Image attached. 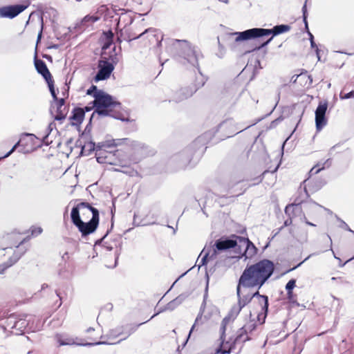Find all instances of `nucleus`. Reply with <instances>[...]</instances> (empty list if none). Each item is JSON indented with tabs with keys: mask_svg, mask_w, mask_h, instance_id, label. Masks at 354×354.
Here are the masks:
<instances>
[{
	"mask_svg": "<svg viewBox=\"0 0 354 354\" xmlns=\"http://www.w3.org/2000/svg\"><path fill=\"white\" fill-rule=\"evenodd\" d=\"M167 51L175 57L183 64H189L196 68L198 74L196 76L194 84L191 87H186L182 90L183 97H178V100H184L191 97L198 89L204 86L206 78L203 75L198 66V55L194 47H192L187 40L169 39L167 41Z\"/></svg>",
	"mask_w": 354,
	"mask_h": 354,
	"instance_id": "nucleus-1",
	"label": "nucleus"
},
{
	"mask_svg": "<svg viewBox=\"0 0 354 354\" xmlns=\"http://www.w3.org/2000/svg\"><path fill=\"white\" fill-rule=\"evenodd\" d=\"M274 271V263L268 259H262L254 264L248 265L241 274L238 283L239 286L244 288H257L259 291Z\"/></svg>",
	"mask_w": 354,
	"mask_h": 354,
	"instance_id": "nucleus-2",
	"label": "nucleus"
},
{
	"mask_svg": "<svg viewBox=\"0 0 354 354\" xmlns=\"http://www.w3.org/2000/svg\"><path fill=\"white\" fill-rule=\"evenodd\" d=\"M71 218L84 237L97 230L100 222V213L89 203L81 202L72 208Z\"/></svg>",
	"mask_w": 354,
	"mask_h": 354,
	"instance_id": "nucleus-3",
	"label": "nucleus"
},
{
	"mask_svg": "<svg viewBox=\"0 0 354 354\" xmlns=\"http://www.w3.org/2000/svg\"><path fill=\"white\" fill-rule=\"evenodd\" d=\"M290 29L291 27L290 25L280 24L274 26L271 29L253 28L242 32H234L231 33L230 36L232 37L236 36V37L234 39V41L236 42H239L272 35V36L269 39H268L266 41L261 44L259 47L255 48L259 50L267 46L272 41L273 37L287 32L290 31Z\"/></svg>",
	"mask_w": 354,
	"mask_h": 354,
	"instance_id": "nucleus-4",
	"label": "nucleus"
},
{
	"mask_svg": "<svg viewBox=\"0 0 354 354\" xmlns=\"http://www.w3.org/2000/svg\"><path fill=\"white\" fill-rule=\"evenodd\" d=\"M93 106L95 107L93 113H95V115L97 114L99 117L111 116L122 121L126 120L124 118H120L118 115L112 114L113 109L121 108V103L115 100L112 95L104 91H99L94 95Z\"/></svg>",
	"mask_w": 354,
	"mask_h": 354,
	"instance_id": "nucleus-5",
	"label": "nucleus"
},
{
	"mask_svg": "<svg viewBox=\"0 0 354 354\" xmlns=\"http://www.w3.org/2000/svg\"><path fill=\"white\" fill-rule=\"evenodd\" d=\"M127 140V138L108 140L104 142L98 143L96 147L95 142H88L84 144V145L82 147L81 154L84 156H89L91 154L93 151L96 150L95 155L97 156L98 155V151H100L103 149L111 148L112 147H117L121 145Z\"/></svg>",
	"mask_w": 354,
	"mask_h": 354,
	"instance_id": "nucleus-6",
	"label": "nucleus"
},
{
	"mask_svg": "<svg viewBox=\"0 0 354 354\" xmlns=\"http://www.w3.org/2000/svg\"><path fill=\"white\" fill-rule=\"evenodd\" d=\"M239 238V236L236 235L222 236L217 239L213 245H211L212 250L216 252V256H217L218 252H223L231 248H234L238 245Z\"/></svg>",
	"mask_w": 354,
	"mask_h": 354,
	"instance_id": "nucleus-7",
	"label": "nucleus"
},
{
	"mask_svg": "<svg viewBox=\"0 0 354 354\" xmlns=\"http://www.w3.org/2000/svg\"><path fill=\"white\" fill-rule=\"evenodd\" d=\"M97 68L98 71L94 77L95 82L109 79L115 68L113 64L109 62L106 58L98 61Z\"/></svg>",
	"mask_w": 354,
	"mask_h": 354,
	"instance_id": "nucleus-8",
	"label": "nucleus"
},
{
	"mask_svg": "<svg viewBox=\"0 0 354 354\" xmlns=\"http://www.w3.org/2000/svg\"><path fill=\"white\" fill-rule=\"evenodd\" d=\"M328 108L326 100L320 102L315 110V125L317 131H320L327 123L326 113Z\"/></svg>",
	"mask_w": 354,
	"mask_h": 354,
	"instance_id": "nucleus-9",
	"label": "nucleus"
},
{
	"mask_svg": "<svg viewBox=\"0 0 354 354\" xmlns=\"http://www.w3.org/2000/svg\"><path fill=\"white\" fill-rule=\"evenodd\" d=\"M145 322L140 323L139 324H128L122 327L117 328L115 329L111 330L109 332V335L111 337H117L121 335H125V336L120 339L118 343L121 341L126 339L128 337H129L131 334L135 333L138 328Z\"/></svg>",
	"mask_w": 354,
	"mask_h": 354,
	"instance_id": "nucleus-10",
	"label": "nucleus"
},
{
	"mask_svg": "<svg viewBox=\"0 0 354 354\" xmlns=\"http://www.w3.org/2000/svg\"><path fill=\"white\" fill-rule=\"evenodd\" d=\"M55 339L59 343V346H66V345H81V346H94V345H100V344H107L106 342H97L94 343H86V344H79L77 343L74 338L69 336L66 333H57L55 336Z\"/></svg>",
	"mask_w": 354,
	"mask_h": 354,
	"instance_id": "nucleus-11",
	"label": "nucleus"
},
{
	"mask_svg": "<svg viewBox=\"0 0 354 354\" xmlns=\"http://www.w3.org/2000/svg\"><path fill=\"white\" fill-rule=\"evenodd\" d=\"M27 8L23 4H17L0 8V16L1 17L12 19L22 12Z\"/></svg>",
	"mask_w": 354,
	"mask_h": 354,
	"instance_id": "nucleus-12",
	"label": "nucleus"
},
{
	"mask_svg": "<svg viewBox=\"0 0 354 354\" xmlns=\"http://www.w3.org/2000/svg\"><path fill=\"white\" fill-rule=\"evenodd\" d=\"M243 129L237 128L232 119H227L222 122L218 126L217 131H222L225 133V136L229 138L241 132Z\"/></svg>",
	"mask_w": 354,
	"mask_h": 354,
	"instance_id": "nucleus-13",
	"label": "nucleus"
},
{
	"mask_svg": "<svg viewBox=\"0 0 354 354\" xmlns=\"http://www.w3.org/2000/svg\"><path fill=\"white\" fill-rule=\"evenodd\" d=\"M238 244L239 247H241L242 245L245 246V249L243 253V256L245 257V259H250L257 253V248L249 240L248 238L239 236Z\"/></svg>",
	"mask_w": 354,
	"mask_h": 354,
	"instance_id": "nucleus-14",
	"label": "nucleus"
},
{
	"mask_svg": "<svg viewBox=\"0 0 354 354\" xmlns=\"http://www.w3.org/2000/svg\"><path fill=\"white\" fill-rule=\"evenodd\" d=\"M255 328L256 324L252 322L243 326L238 331V334L234 339V343L245 342L246 341H248L250 339V337L248 335V331L252 332L255 329Z\"/></svg>",
	"mask_w": 354,
	"mask_h": 354,
	"instance_id": "nucleus-15",
	"label": "nucleus"
},
{
	"mask_svg": "<svg viewBox=\"0 0 354 354\" xmlns=\"http://www.w3.org/2000/svg\"><path fill=\"white\" fill-rule=\"evenodd\" d=\"M241 288H243V286H239V283H238L236 286V295L238 299L237 304L239 306H242V308H243L247 304H248L253 299H254V295H259V291L257 290L253 293L241 295Z\"/></svg>",
	"mask_w": 354,
	"mask_h": 354,
	"instance_id": "nucleus-16",
	"label": "nucleus"
},
{
	"mask_svg": "<svg viewBox=\"0 0 354 354\" xmlns=\"http://www.w3.org/2000/svg\"><path fill=\"white\" fill-rule=\"evenodd\" d=\"M35 68L38 73H39L45 80L48 81L53 79V77L46 64V63L41 59H37L36 57L34 60Z\"/></svg>",
	"mask_w": 354,
	"mask_h": 354,
	"instance_id": "nucleus-17",
	"label": "nucleus"
},
{
	"mask_svg": "<svg viewBox=\"0 0 354 354\" xmlns=\"http://www.w3.org/2000/svg\"><path fill=\"white\" fill-rule=\"evenodd\" d=\"M84 111L82 108L75 107L73 109L69 120L72 126H80L84 120Z\"/></svg>",
	"mask_w": 354,
	"mask_h": 354,
	"instance_id": "nucleus-18",
	"label": "nucleus"
},
{
	"mask_svg": "<svg viewBox=\"0 0 354 354\" xmlns=\"http://www.w3.org/2000/svg\"><path fill=\"white\" fill-rule=\"evenodd\" d=\"M202 254H203V256L201 258V262L198 265L199 268L202 266L206 265L208 259L210 260H213L216 258V252L212 250L211 245H205L202 252H201L200 256Z\"/></svg>",
	"mask_w": 354,
	"mask_h": 354,
	"instance_id": "nucleus-19",
	"label": "nucleus"
},
{
	"mask_svg": "<svg viewBox=\"0 0 354 354\" xmlns=\"http://www.w3.org/2000/svg\"><path fill=\"white\" fill-rule=\"evenodd\" d=\"M332 165V160L328 158L325 161L318 162L309 171L310 176L317 174L322 170L329 168Z\"/></svg>",
	"mask_w": 354,
	"mask_h": 354,
	"instance_id": "nucleus-20",
	"label": "nucleus"
},
{
	"mask_svg": "<svg viewBox=\"0 0 354 354\" xmlns=\"http://www.w3.org/2000/svg\"><path fill=\"white\" fill-rule=\"evenodd\" d=\"M25 251L18 253L15 252L12 257H10L8 261L3 264L0 265V274L3 273V272L15 263H16L19 259L21 257V256L24 254Z\"/></svg>",
	"mask_w": 354,
	"mask_h": 354,
	"instance_id": "nucleus-21",
	"label": "nucleus"
},
{
	"mask_svg": "<svg viewBox=\"0 0 354 354\" xmlns=\"http://www.w3.org/2000/svg\"><path fill=\"white\" fill-rule=\"evenodd\" d=\"M8 325L12 324V328H16L17 330H19L21 332H22L28 325V322L25 319H20L18 320H15V318L13 316L9 317L8 318Z\"/></svg>",
	"mask_w": 354,
	"mask_h": 354,
	"instance_id": "nucleus-22",
	"label": "nucleus"
},
{
	"mask_svg": "<svg viewBox=\"0 0 354 354\" xmlns=\"http://www.w3.org/2000/svg\"><path fill=\"white\" fill-rule=\"evenodd\" d=\"M187 297L188 295L187 293H182L179 295L177 297L169 301L166 305V308H167L170 311L174 310L178 306H180L187 299Z\"/></svg>",
	"mask_w": 354,
	"mask_h": 354,
	"instance_id": "nucleus-23",
	"label": "nucleus"
},
{
	"mask_svg": "<svg viewBox=\"0 0 354 354\" xmlns=\"http://www.w3.org/2000/svg\"><path fill=\"white\" fill-rule=\"evenodd\" d=\"M29 138L30 139H32L35 138V135L32 133H23L21 135L19 140L12 147V149L3 158H8V156H10L16 150V149L18 147H20L21 145H24V141L26 138Z\"/></svg>",
	"mask_w": 354,
	"mask_h": 354,
	"instance_id": "nucleus-24",
	"label": "nucleus"
},
{
	"mask_svg": "<svg viewBox=\"0 0 354 354\" xmlns=\"http://www.w3.org/2000/svg\"><path fill=\"white\" fill-rule=\"evenodd\" d=\"M100 17L99 16L95 15H88L85 16L81 21V25L83 28L88 27L89 26L92 25L95 22L99 21Z\"/></svg>",
	"mask_w": 354,
	"mask_h": 354,
	"instance_id": "nucleus-25",
	"label": "nucleus"
},
{
	"mask_svg": "<svg viewBox=\"0 0 354 354\" xmlns=\"http://www.w3.org/2000/svg\"><path fill=\"white\" fill-rule=\"evenodd\" d=\"M254 299H257L261 310H268L269 302L268 296L260 295L259 292V295H254Z\"/></svg>",
	"mask_w": 354,
	"mask_h": 354,
	"instance_id": "nucleus-26",
	"label": "nucleus"
},
{
	"mask_svg": "<svg viewBox=\"0 0 354 354\" xmlns=\"http://www.w3.org/2000/svg\"><path fill=\"white\" fill-rule=\"evenodd\" d=\"M123 22L124 27L131 24L133 22V18L130 13L129 12H122L118 19V22L117 24V28H119L120 24Z\"/></svg>",
	"mask_w": 354,
	"mask_h": 354,
	"instance_id": "nucleus-27",
	"label": "nucleus"
},
{
	"mask_svg": "<svg viewBox=\"0 0 354 354\" xmlns=\"http://www.w3.org/2000/svg\"><path fill=\"white\" fill-rule=\"evenodd\" d=\"M156 32H157V30L156 29L149 28L146 29L145 31H143L142 33H140L138 35H133L132 37H129V41L139 39L140 37H144L146 35L155 38L156 36Z\"/></svg>",
	"mask_w": 354,
	"mask_h": 354,
	"instance_id": "nucleus-28",
	"label": "nucleus"
},
{
	"mask_svg": "<svg viewBox=\"0 0 354 354\" xmlns=\"http://www.w3.org/2000/svg\"><path fill=\"white\" fill-rule=\"evenodd\" d=\"M304 202V200L300 198L299 197H297L295 198L293 203L288 205L286 207L285 212L287 214H289V212L290 211H293L294 209H298L299 208L300 205Z\"/></svg>",
	"mask_w": 354,
	"mask_h": 354,
	"instance_id": "nucleus-29",
	"label": "nucleus"
},
{
	"mask_svg": "<svg viewBox=\"0 0 354 354\" xmlns=\"http://www.w3.org/2000/svg\"><path fill=\"white\" fill-rule=\"evenodd\" d=\"M242 306H239L238 304L233 306L229 313V318L228 319H235L238 315L240 313L242 310Z\"/></svg>",
	"mask_w": 354,
	"mask_h": 354,
	"instance_id": "nucleus-30",
	"label": "nucleus"
},
{
	"mask_svg": "<svg viewBox=\"0 0 354 354\" xmlns=\"http://www.w3.org/2000/svg\"><path fill=\"white\" fill-rule=\"evenodd\" d=\"M206 295H205L204 296V300H203V304H201V308H200V312L195 320V323L194 324V325L192 326L190 331H189V336L190 335V334L192 333V331L194 330L195 326H196V323L198 322L199 319H201L202 318V315L203 314V312H204V309L205 308V297H206Z\"/></svg>",
	"mask_w": 354,
	"mask_h": 354,
	"instance_id": "nucleus-31",
	"label": "nucleus"
},
{
	"mask_svg": "<svg viewBox=\"0 0 354 354\" xmlns=\"http://www.w3.org/2000/svg\"><path fill=\"white\" fill-rule=\"evenodd\" d=\"M67 110L65 106L60 109H57V114L55 116V120L57 121H62L66 117Z\"/></svg>",
	"mask_w": 354,
	"mask_h": 354,
	"instance_id": "nucleus-32",
	"label": "nucleus"
},
{
	"mask_svg": "<svg viewBox=\"0 0 354 354\" xmlns=\"http://www.w3.org/2000/svg\"><path fill=\"white\" fill-rule=\"evenodd\" d=\"M55 124L54 122H50L47 129H46V131H47V134L46 136H44L42 138V142L43 143H44L46 145H49V142L48 140V136L49 134L50 133V132L53 131V129L55 128Z\"/></svg>",
	"mask_w": 354,
	"mask_h": 354,
	"instance_id": "nucleus-33",
	"label": "nucleus"
},
{
	"mask_svg": "<svg viewBox=\"0 0 354 354\" xmlns=\"http://www.w3.org/2000/svg\"><path fill=\"white\" fill-rule=\"evenodd\" d=\"M46 83L48 84V86L49 88V91L50 92V94H51L53 100H57L58 97L57 96V93H56L55 90L53 80L51 79L50 80L46 81Z\"/></svg>",
	"mask_w": 354,
	"mask_h": 354,
	"instance_id": "nucleus-34",
	"label": "nucleus"
},
{
	"mask_svg": "<svg viewBox=\"0 0 354 354\" xmlns=\"http://www.w3.org/2000/svg\"><path fill=\"white\" fill-rule=\"evenodd\" d=\"M296 286V280L294 279H290L286 285V290L287 295H292V290Z\"/></svg>",
	"mask_w": 354,
	"mask_h": 354,
	"instance_id": "nucleus-35",
	"label": "nucleus"
},
{
	"mask_svg": "<svg viewBox=\"0 0 354 354\" xmlns=\"http://www.w3.org/2000/svg\"><path fill=\"white\" fill-rule=\"evenodd\" d=\"M227 320H228V317H225L223 319L222 323H221V342H223V343H224V340H225V326H226V322H227Z\"/></svg>",
	"mask_w": 354,
	"mask_h": 354,
	"instance_id": "nucleus-36",
	"label": "nucleus"
},
{
	"mask_svg": "<svg viewBox=\"0 0 354 354\" xmlns=\"http://www.w3.org/2000/svg\"><path fill=\"white\" fill-rule=\"evenodd\" d=\"M268 310H261L257 315V319L259 322H260L261 324H263L265 322L266 318L268 315Z\"/></svg>",
	"mask_w": 354,
	"mask_h": 354,
	"instance_id": "nucleus-37",
	"label": "nucleus"
},
{
	"mask_svg": "<svg viewBox=\"0 0 354 354\" xmlns=\"http://www.w3.org/2000/svg\"><path fill=\"white\" fill-rule=\"evenodd\" d=\"M308 34H309V36H310V41L311 48H315L317 56L318 57V59H320V57H319V50L317 46L316 45L315 42L314 41V37L309 32H308Z\"/></svg>",
	"mask_w": 354,
	"mask_h": 354,
	"instance_id": "nucleus-38",
	"label": "nucleus"
},
{
	"mask_svg": "<svg viewBox=\"0 0 354 354\" xmlns=\"http://www.w3.org/2000/svg\"><path fill=\"white\" fill-rule=\"evenodd\" d=\"M223 343L221 342L220 346L216 349L214 354H230L232 352V348L223 349L222 348Z\"/></svg>",
	"mask_w": 354,
	"mask_h": 354,
	"instance_id": "nucleus-39",
	"label": "nucleus"
},
{
	"mask_svg": "<svg viewBox=\"0 0 354 354\" xmlns=\"http://www.w3.org/2000/svg\"><path fill=\"white\" fill-rule=\"evenodd\" d=\"M99 91H103L102 90H99L95 85H92L87 91L86 94L88 95H92L94 97V95H95Z\"/></svg>",
	"mask_w": 354,
	"mask_h": 354,
	"instance_id": "nucleus-40",
	"label": "nucleus"
},
{
	"mask_svg": "<svg viewBox=\"0 0 354 354\" xmlns=\"http://www.w3.org/2000/svg\"><path fill=\"white\" fill-rule=\"evenodd\" d=\"M302 12H303V21L305 24V28L306 29H308V21H307V8H306V3L302 7Z\"/></svg>",
	"mask_w": 354,
	"mask_h": 354,
	"instance_id": "nucleus-41",
	"label": "nucleus"
},
{
	"mask_svg": "<svg viewBox=\"0 0 354 354\" xmlns=\"http://www.w3.org/2000/svg\"><path fill=\"white\" fill-rule=\"evenodd\" d=\"M339 97L342 100H347L350 98L354 97V91H351L349 93L343 94L342 92L340 93Z\"/></svg>",
	"mask_w": 354,
	"mask_h": 354,
	"instance_id": "nucleus-42",
	"label": "nucleus"
},
{
	"mask_svg": "<svg viewBox=\"0 0 354 354\" xmlns=\"http://www.w3.org/2000/svg\"><path fill=\"white\" fill-rule=\"evenodd\" d=\"M106 40L109 41V44H112L113 41L114 34L111 30H108L104 32Z\"/></svg>",
	"mask_w": 354,
	"mask_h": 354,
	"instance_id": "nucleus-43",
	"label": "nucleus"
},
{
	"mask_svg": "<svg viewBox=\"0 0 354 354\" xmlns=\"http://www.w3.org/2000/svg\"><path fill=\"white\" fill-rule=\"evenodd\" d=\"M185 88H186V87H185V88H180L179 91H178L175 93V95H174V98H173L172 101H174V102H181L182 100H178V97H183V93L182 92V90L185 89Z\"/></svg>",
	"mask_w": 354,
	"mask_h": 354,
	"instance_id": "nucleus-44",
	"label": "nucleus"
},
{
	"mask_svg": "<svg viewBox=\"0 0 354 354\" xmlns=\"http://www.w3.org/2000/svg\"><path fill=\"white\" fill-rule=\"evenodd\" d=\"M42 232V228L40 227H32L31 228V234L37 236Z\"/></svg>",
	"mask_w": 354,
	"mask_h": 354,
	"instance_id": "nucleus-45",
	"label": "nucleus"
},
{
	"mask_svg": "<svg viewBox=\"0 0 354 354\" xmlns=\"http://www.w3.org/2000/svg\"><path fill=\"white\" fill-rule=\"evenodd\" d=\"M55 101L57 102V109L64 108L65 104V100L64 98H57Z\"/></svg>",
	"mask_w": 354,
	"mask_h": 354,
	"instance_id": "nucleus-46",
	"label": "nucleus"
},
{
	"mask_svg": "<svg viewBox=\"0 0 354 354\" xmlns=\"http://www.w3.org/2000/svg\"><path fill=\"white\" fill-rule=\"evenodd\" d=\"M95 117V113H93L91 118H90V120H89V122L88 123V124L85 127V129H84V131L85 132H90L91 130V122H92V120Z\"/></svg>",
	"mask_w": 354,
	"mask_h": 354,
	"instance_id": "nucleus-47",
	"label": "nucleus"
},
{
	"mask_svg": "<svg viewBox=\"0 0 354 354\" xmlns=\"http://www.w3.org/2000/svg\"><path fill=\"white\" fill-rule=\"evenodd\" d=\"M341 223H341V225H340V227H341L344 228V230H347V231H349V232H352V233L354 234V231H353V230H352L349 227V226H348V225H347L344 221H341Z\"/></svg>",
	"mask_w": 354,
	"mask_h": 354,
	"instance_id": "nucleus-48",
	"label": "nucleus"
},
{
	"mask_svg": "<svg viewBox=\"0 0 354 354\" xmlns=\"http://www.w3.org/2000/svg\"><path fill=\"white\" fill-rule=\"evenodd\" d=\"M342 145L341 142H339L336 145H335L334 146H333L332 147L330 148L329 151H328V155L329 156H332L333 154V152L338 147H340V145Z\"/></svg>",
	"mask_w": 354,
	"mask_h": 354,
	"instance_id": "nucleus-49",
	"label": "nucleus"
},
{
	"mask_svg": "<svg viewBox=\"0 0 354 354\" xmlns=\"http://www.w3.org/2000/svg\"><path fill=\"white\" fill-rule=\"evenodd\" d=\"M43 26H44L43 25V19H41V30L39 32L38 35H37V43H38L41 40V39L42 31H43Z\"/></svg>",
	"mask_w": 354,
	"mask_h": 354,
	"instance_id": "nucleus-50",
	"label": "nucleus"
},
{
	"mask_svg": "<svg viewBox=\"0 0 354 354\" xmlns=\"http://www.w3.org/2000/svg\"><path fill=\"white\" fill-rule=\"evenodd\" d=\"M36 138V136H35V138H32V139H30V138H26L24 141V145H21V146H27L28 145L29 142H32L34 139Z\"/></svg>",
	"mask_w": 354,
	"mask_h": 354,
	"instance_id": "nucleus-51",
	"label": "nucleus"
},
{
	"mask_svg": "<svg viewBox=\"0 0 354 354\" xmlns=\"http://www.w3.org/2000/svg\"><path fill=\"white\" fill-rule=\"evenodd\" d=\"M166 310H169L167 308H166V306H165L164 307L161 308L160 310H158V312L156 313H155L152 317L151 318H153L155 316H156L157 315H158L159 313H162V312H165Z\"/></svg>",
	"mask_w": 354,
	"mask_h": 354,
	"instance_id": "nucleus-52",
	"label": "nucleus"
},
{
	"mask_svg": "<svg viewBox=\"0 0 354 354\" xmlns=\"http://www.w3.org/2000/svg\"><path fill=\"white\" fill-rule=\"evenodd\" d=\"M109 232V231L107 230L106 234L100 239H98L96 241L95 244L96 245L100 244L102 242L103 239L108 235Z\"/></svg>",
	"mask_w": 354,
	"mask_h": 354,
	"instance_id": "nucleus-53",
	"label": "nucleus"
},
{
	"mask_svg": "<svg viewBox=\"0 0 354 354\" xmlns=\"http://www.w3.org/2000/svg\"><path fill=\"white\" fill-rule=\"evenodd\" d=\"M106 158H107V156H105L104 158H103L102 156H97V161L100 163H102V162H106Z\"/></svg>",
	"mask_w": 354,
	"mask_h": 354,
	"instance_id": "nucleus-54",
	"label": "nucleus"
},
{
	"mask_svg": "<svg viewBox=\"0 0 354 354\" xmlns=\"http://www.w3.org/2000/svg\"><path fill=\"white\" fill-rule=\"evenodd\" d=\"M288 298L290 302H291V303H295V302L293 294L292 295H288Z\"/></svg>",
	"mask_w": 354,
	"mask_h": 354,
	"instance_id": "nucleus-55",
	"label": "nucleus"
},
{
	"mask_svg": "<svg viewBox=\"0 0 354 354\" xmlns=\"http://www.w3.org/2000/svg\"><path fill=\"white\" fill-rule=\"evenodd\" d=\"M111 44H109V41L106 40V42L104 43V46H103V48L106 49V48H109Z\"/></svg>",
	"mask_w": 354,
	"mask_h": 354,
	"instance_id": "nucleus-56",
	"label": "nucleus"
},
{
	"mask_svg": "<svg viewBox=\"0 0 354 354\" xmlns=\"http://www.w3.org/2000/svg\"><path fill=\"white\" fill-rule=\"evenodd\" d=\"M292 223V219L290 218L285 221L284 225L288 226Z\"/></svg>",
	"mask_w": 354,
	"mask_h": 354,
	"instance_id": "nucleus-57",
	"label": "nucleus"
},
{
	"mask_svg": "<svg viewBox=\"0 0 354 354\" xmlns=\"http://www.w3.org/2000/svg\"><path fill=\"white\" fill-rule=\"evenodd\" d=\"M305 75L308 77V80H309V83H308V85H311L312 83H313V77L311 75H308L307 74H305Z\"/></svg>",
	"mask_w": 354,
	"mask_h": 354,
	"instance_id": "nucleus-58",
	"label": "nucleus"
},
{
	"mask_svg": "<svg viewBox=\"0 0 354 354\" xmlns=\"http://www.w3.org/2000/svg\"><path fill=\"white\" fill-rule=\"evenodd\" d=\"M82 109H83V111H84V113H85L86 112H89V111H91V109H92V108H91V107H90V106H85L84 108H82Z\"/></svg>",
	"mask_w": 354,
	"mask_h": 354,
	"instance_id": "nucleus-59",
	"label": "nucleus"
},
{
	"mask_svg": "<svg viewBox=\"0 0 354 354\" xmlns=\"http://www.w3.org/2000/svg\"><path fill=\"white\" fill-rule=\"evenodd\" d=\"M306 223L308 225H310V226H315V225L308 221H306Z\"/></svg>",
	"mask_w": 354,
	"mask_h": 354,
	"instance_id": "nucleus-60",
	"label": "nucleus"
},
{
	"mask_svg": "<svg viewBox=\"0 0 354 354\" xmlns=\"http://www.w3.org/2000/svg\"><path fill=\"white\" fill-rule=\"evenodd\" d=\"M311 255H309L308 257H307L302 262H301L300 263H299L297 265V266H301L304 261H306V260H308L310 257Z\"/></svg>",
	"mask_w": 354,
	"mask_h": 354,
	"instance_id": "nucleus-61",
	"label": "nucleus"
},
{
	"mask_svg": "<svg viewBox=\"0 0 354 354\" xmlns=\"http://www.w3.org/2000/svg\"><path fill=\"white\" fill-rule=\"evenodd\" d=\"M25 241H26V239H24L22 241H21L20 243L17 245V248H19V245H22Z\"/></svg>",
	"mask_w": 354,
	"mask_h": 354,
	"instance_id": "nucleus-62",
	"label": "nucleus"
},
{
	"mask_svg": "<svg viewBox=\"0 0 354 354\" xmlns=\"http://www.w3.org/2000/svg\"><path fill=\"white\" fill-rule=\"evenodd\" d=\"M301 220L302 221L305 222V223H306V221H308L305 215H304V216L301 218Z\"/></svg>",
	"mask_w": 354,
	"mask_h": 354,
	"instance_id": "nucleus-63",
	"label": "nucleus"
},
{
	"mask_svg": "<svg viewBox=\"0 0 354 354\" xmlns=\"http://www.w3.org/2000/svg\"><path fill=\"white\" fill-rule=\"evenodd\" d=\"M48 287V285L46 283H44L42 286H41V290H44L46 288Z\"/></svg>",
	"mask_w": 354,
	"mask_h": 354,
	"instance_id": "nucleus-64",
	"label": "nucleus"
}]
</instances>
